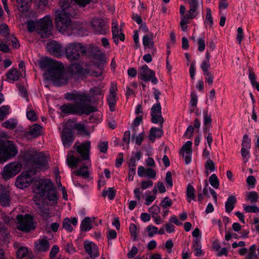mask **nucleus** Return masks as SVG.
I'll return each instance as SVG.
<instances>
[{
  "label": "nucleus",
  "mask_w": 259,
  "mask_h": 259,
  "mask_svg": "<svg viewBox=\"0 0 259 259\" xmlns=\"http://www.w3.org/2000/svg\"><path fill=\"white\" fill-rule=\"evenodd\" d=\"M258 199L257 193L255 191H251L246 194V200L250 201L251 203L257 202Z\"/></svg>",
  "instance_id": "41"
},
{
  "label": "nucleus",
  "mask_w": 259,
  "mask_h": 259,
  "mask_svg": "<svg viewBox=\"0 0 259 259\" xmlns=\"http://www.w3.org/2000/svg\"><path fill=\"white\" fill-rule=\"evenodd\" d=\"M194 190V188L192 186L190 185L187 186L186 192L187 199L189 202L195 199Z\"/></svg>",
  "instance_id": "40"
},
{
  "label": "nucleus",
  "mask_w": 259,
  "mask_h": 259,
  "mask_svg": "<svg viewBox=\"0 0 259 259\" xmlns=\"http://www.w3.org/2000/svg\"><path fill=\"white\" fill-rule=\"evenodd\" d=\"M154 98L156 100V103L153 105L151 109V121L153 123H159L162 124L164 119L162 116L161 107L159 101L160 92L156 89H153Z\"/></svg>",
  "instance_id": "8"
},
{
  "label": "nucleus",
  "mask_w": 259,
  "mask_h": 259,
  "mask_svg": "<svg viewBox=\"0 0 259 259\" xmlns=\"http://www.w3.org/2000/svg\"><path fill=\"white\" fill-rule=\"evenodd\" d=\"M203 113L204 115V124L205 126V127L204 128V132H207V131L209 130V126L212 122V120L211 115L208 114L207 111H203Z\"/></svg>",
  "instance_id": "36"
},
{
  "label": "nucleus",
  "mask_w": 259,
  "mask_h": 259,
  "mask_svg": "<svg viewBox=\"0 0 259 259\" xmlns=\"http://www.w3.org/2000/svg\"><path fill=\"white\" fill-rule=\"evenodd\" d=\"M154 34L152 32L144 35L143 37V44L145 47V49H149L150 52L152 55H154L156 51V48L154 47L153 41Z\"/></svg>",
  "instance_id": "18"
},
{
  "label": "nucleus",
  "mask_w": 259,
  "mask_h": 259,
  "mask_svg": "<svg viewBox=\"0 0 259 259\" xmlns=\"http://www.w3.org/2000/svg\"><path fill=\"white\" fill-rule=\"evenodd\" d=\"M108 19L95 18L91 21V27L95 34H105L109 28Z\"/></svg>",
  "instance_id": "11"
},
{
  "label": "nucleus",
  "mask_w": 259,
  "mask_h": 259,
  "mask_svg": "<svg viewBox=\"0 0 259 259\" xmlns=\"http://www.w3.org/2000/svg\"><path fill=\"white\" fill-rule=\"evenodd\" d=\"M61 138L63 146L66 148H69L74 140L72 130L66 125L62 130Z\"/></svg>",
  "instance_id": "16"
},
{
  "label": "nucleus",
  "mask_w": 259,
  "mask_h": 259,
  "mask_svg": "<svg viewBox=\"0 0 259 259\" xmlns=\"http://www.w3.org/2000/svg\"><path fill=\"white\" fill-rule=\"evenodd\" d=\"M108 142H100L98 145V148L101 152L105 153L108 149Z\"/></svg>",
  "instance_id": "54"
},
{
  "label": "nucleus",
  "mask_w": 259,
  "mask_h": 259,
  "mask_svg": "<svg viewBox=\"0 0 259 259\" xmlns=\"http://www.w3.org/2000/svg\"><path fill=\"white\" fill-rule=\"evenodd\" d=\"M160 205L162 206L163 208L164 209L171 206L172 205V202L168 197H165L161 201Z\"/></svg>",
  "instance_id": "58"
},
{
  "label": "nucleus",
  "mask_w": 259,
  "mask_h": 259,
  "mask_svg": "<svg viewBox=\"0 0 259 259\" xmlns=\"http://www.w3.org/2000/svg\"><path fill=\"white\" fill-rule=\"evenodd\" d=\"M27 26L29 32L35 30L42 38H48L52 35L53 24L50 15H46L36 22L29 21L27 23Z\"/></svg>",
  "instance_id": "5"
},
{
  "label": "nucleus",
  "mask_w": 259,
  "mask_h": 259,
  "mask_svg": "<svg viewBox=\"0 0 259 259\" xmlns=\"http://www.w3.org/2000/svg\"><path fill=\"white\" fill-rule=\"evenodd\" d=\"M72 75L80 76L83 74V67L79 63H73L69 67Z\"/></svg>",
  "instance_id": "34"
},
{
  "label": "nucleus",
  "mask_w": 259,
  "mask_h": 259,
  "mask_svg": "<svg viewBox=\"0 0 259 259\" xmlns=\"http://www.w3.org/2000/svg\"><path fill=\"white\" fill-rule=\"evenodd\" d=\"M42 127L38 124H34L30 127L29 132L25 134L26 137L29 136L32 138H35L41 134Z\"/></svg>",
  "instance_id": "30"
},
{
  "label": "nucleus",
  "mask_w": 259,
  "mask_h": 259,
  "mask_svg": "<svg viewBox=\"0 0 259 259\" xmlns=\"http://www.w3.org/2000/svg\"><path fill=\"white\" fill-rule=\"evenodd\" d=\"M139 78L144 81H151L153 83L156 84L158 80L156 78L154 71L149 69L147 65H144L139 68Z\"/></svg>",
  "instance_id": "13"
},
{
  "label": "nucleus",
  "mask_w": 259,
  "mask_h": 259,
  "mask_svg": "<svg viewBox=\"0 0 259 259\" xmlns=\"http://www.w3.org/2000/svg\"><path fill=\"white\" fill-rule=\"evenodd\" d=\"M17 228L24 232H29L35 229L33 217L29 214L17 215Z\"/></svg>",
  "instance_id": "9"
},
{
  "label": "nucleus",
  "mask_w": 259,
  "mask_h": 259,
  "mask_svg": "<svg viewBox=\"0 0 259 259\" xmlns=\"http://www.w3.org/2000/svg\"><path fill=\"white\" fill-rule=\"evenodd\" d=\"M209 181L211 186L214 188H219L220 185L219 180L215 174H212L209 177Z\"/></svg>",
  "instance_id": "42"
},
{
  "label": "nucleus",
  "mask_w": 259,
  "mask_h": 259,
  "mask_svg": "<svg viewBox=\"0 0 259 259\" xmlns=\"http://www.w3.org/2000/svg\"><path fill=\"white\" fill-rule=\"evenodd\" d=\"M236 202L237 199L234 195L229 196L225 203L226 211L230 213L234 209Z\"/></svg>",
  "instance_id": "33"
},
{
  "label": "nucleus",
  "mask_w": 259,
  "mask_h": 259,
  "mask_svg": "<svg viewBox=\"0 0 259 259\" xmlns=\"http://www.w3.org/2000/svg\"><path fill=\"white\" fill-rule=\"evenodd\" d=\"M31 0H16V7L22 13H26L30 7Z\"/></svg>",
  "instance_id": "25"
},
{
  "label": "nucleus",
  "mask_w": 259,
  "mask_h": 259,
  "mask_svg": "<svg viewBox=\"0 0 259 259\" xmlns=\"http://www.w3.org/2000/svg\"><path fill=\"white\" fill-rule=\"evenodd\" d=\"M206 12L205 20L207 23H209L210 27H212L213 21L211 14V10L209 8H207L206 9Z\"/></svg>",
  "instance_id": "53"
},
{
  "label": "nucleus",
  "mask_w": 259,
  "mask_h": 259,
  "mask_svg": "<svg viewBox=\"0 0 259 259\" xmlns=\"http://www.w3.org/2000/svg\"><path fill=\"white\" fill-rule=\"evenodd\" d=\"M85 252L92 259H95L99 255L98 247L93 242L85 241L83 243Z\"/></svg>",
  "instance_id": "20"
},
{
  "label": "nucleus",
  "mask_w": 259,
  "mask_h": 259,
  "mask_svg": "<svg viewBox=\"0 0 259 259\" xmlns=\"http://www.w3.org/2000/svg\"><path fill=\"white\" fill-rule=\"evenodd\" d=\"M149 211L152 214V218H153L154 215H158L160 212V209L158 206L154 205L149 208Z\"/></svg>",
  "instance_id": "57"
},
{
  "label": "nucleus",
  "mask_w": 259,
  "mask_h": 259,
  "mask_svg": "<svg viewBox=\"0 0 259 259\" xmlns=\"http://www.w3.org/2000/svg\"><path fill=\"white\" fill-rule=\"evenodd\" d=\"M7 78L13 81H17L19 79L20 74L18 71L15 68L10 69L6 74Z\"/></svg>",
  "instance_id": "35"
},
{
  "label": "nucleus",
  "mask_w": 259,
  "mask_h": 259,
  "mask_svg": "<svg viewBox=\"0 0 259 259\" xmlns=\"http://www.w3.org/2000/svg\"><path fill=\"white\" fill-rule=\"evenodd\" d=\"M33 192L36 194L34 197V202L36 207L40 210V214L44 218L49 216V209H42L39 203V197L48 201L47 204L55 205L57 203L58 197L56 190L52 182L49 180H39L33 187Z\"/></svg>",
  "instance_id": "2"
},
{
  "label": "nucleus",
  "mask_w": 259,
  "mask_h": 259,
  "mask_svg": "<svg viewBox=\"0 0 259 259\" xmlns=\"http://www.w3.org/2000/svg\"><path fill=\"white\" fill-rule=\"evenodd\" d=\"M47 51L52 55L60 58L64 55V48L56 41H52L46 46Z\"/></svg>",
  "instance_id": "15"
},
{
  "label": "nucleus",
  "mask_w": 259,
  "mask_h": 259,
  "mask_svg": "<svg viewBox=\"0 0 259 259\" xmlns=\"http://www.w3.org/2000/svg\"><path fill=\"white\" fill-rule=\"evenodd\" d=\"M165 182L167 185V187L171 188L172 186V179L171 177V174L170 171L166 172L165 177Z\"/></svg>",
  "instance_id": "64"
},
{
  "label": "nucleus",
  "mask_w": 259,
  "mask_h": 259,
  "mask_svg": "<svg viewBox=\"0 0 259 259\" xmlns=\"http://www.w3.org/2000/svg\"><path fill=\"white\" fill-rule=\"evenodd\" d=\"M10 106L8 105L3 106L0 107V120H3L9 113Z\"/></svg>",
  "instance_id": "46"
},
{
  "label": "nucleus",
  "mask_w": 259,
  "mask_h": 259,
  "mask_svg": "<svg viewBox=\"0 0 259 259\" xmlns=\"http://www.w3.org/2000/svg\"><path fill=\"white\" fill-rule=\"evenodd\" d=\"M209 191L210 193L212 195L213 198L214 200V202L216 203L217 201V193L212 189L210 187H209L208 182L207 180L204 181V187L203 189L202 193H200L198 194V199L199 202H201L203 199V196H206L207 197H209V195L208 194V191Z\"/></svg>",
  "instance_id": "22"
},
{
  "label": "nucleus",
  "mask_w": 259,
  "mask_h": 259,
  "mask_svg": "<svg viewBox=\"0 0 259 259\" xmlns=\"http://www.w3.org/2000/svg\"><path fill=\"white\" fill-rule=\"evenodd\" d=\"M0 34L6 37V38L9 36L8 26L6 24L0 25Z\"/></svg>",
  "instance_id": "50"
},
{
  "label": "nucleus",
  "mask_w": 259,
  "mask_h": 259,
  "mask_svg": "<svg viewBox=\"0 0 259 259\" xmlns=\"http://www.w3.org/2000/svg\"><path fill=\"white\" fill-rule=\"evenodd\" d=\"M244 36L242 27H238L237 29V34L236 35V39L239 44H240L241 41L244 39Z\"/></svg>",
  "instance_id": "61"
},
{
  "label": "nucleus",
  "mask_w": 259,
  "mask_h": 259,
  "mask_svg": "<svg viewBox=\"0 0 259 259\" xmlns=\"http://www.w3.org/2000/svg\"><path fill=\"white\" fill-rule=\"evenodd\" d=\"M146 230L148 232V235L150 237H153V236L158 232V228L152 225L147 226Z\"/></svg>",
  "instance_id": "47"
},
{
  "label": "nucleus",
  "mask_w": 259,
  "mask_h": 259,
  "mask_svg": "<svg viewBox=\"0 0 259 259\" xmlns=\"http://www.w3.org/2000/svg\"><path fill=\"white\" fill-rule=\"evenodd\" d=\"M117 97L116 95H109L107 98L108 103L111 111L115 110V105L116 103Z\"/></svg>",
  "instance_id": "38"
},
{
  "label": "nucleus",
  "mask_w": 259,
  "mask_h": 259,
  "mask_svg": "<svg viewBox=\"0 0 259 259\" xmlns=\"http://www.w3.org/2000/svg\"><path fill=\"white\" fill-rule=\"evenodd\" d=\"M137 226L134 224H131L130 226L131 235L134 241H136L137 238Z\"/></svg>",
  "instance_id": "48"
},
{
  "label": "nucleus",
  "mask_w": 259,
  "mask_h": 259,
  "mask_svg": "<svg viewBox=\"0 0 259 259\" xmlns=\"http://www.w3.org/2000/svg\"><path fill=\"white\" fill-rule=\"evenodd\" d=\"M41 69H48L44 73L46 79L51 80L57 86L66 84L68 81V74L65 71L63 65L49 58H45L39 62Z\"/></svg>",
  "instance_id": "4"
},
{
  "label": "nucleus",
  "mask_w": 259,
  "mask_h": 259,
  "mask_svg": "<svg viewBox=\"0 0 259 259\" xmlns=\"http://www.w3.org/2000/svg\"><path fill=\"white\" fill-rule=\"evenodd\" d=\"M71 0H60L61 9L55 12L56 26L60 32L78 31L81 28L80 23L70 20V17H73L76 14L75 9L71 5Z\"/></svg>",
  "instance_id": "3"
},
{
  "label": "nucleus",
  "mask_w": 259,
  "mask_h": 259,
  "mask_svg": "<svg viewBox=\"0 0 259 259\" xmlns=\"http://www.w3.org/2000/svg\"><path fill=\"white\" fill-rule=\"evenodd\" d=\"M242 148L243 149H250L251 148V140L247 135L243 136L242 142Z\"/></svg>",
  "instance_id": "44"
},
{
  "label": "nucleus",
  "mask_w": 259,
  "mask_h": 259,
  "mask_svg": "<svg viewBox=\"0 0 259 259\" xmlns=\"http://www.w3.org/2000/svg\"><path fill=\"white\" fill-rule=\"evenodd\" d=\"M116 194V191L113 188H108L107 190H104L102 192V196L104 197H108L110 200L114 198Z\"/></svg>",
  "instance_id": "37"
},
{
  "label": "nucleus",
  "mask_w": 259,
  "mask_h": 259,
  "mask_svg": "<svg viewBox=\"0 0 259 259\" xmlns=\"http://www.w3.org/2000/svg\"><path fill=\"white\" fill-rule=\"evenodd\" d=\"M192 142L187 141L184 144L181 150L180 154L183 156L185 159V162L186 164H188L191 161V155H192Z\"/></svg>",
  "instance_id": "21"
},
{
  "label": "nucleus",
  "mask_w": 259,
  "mask_h": 259,
  "mask_svg": "<svg viewBox=\"0 0 259 259\" xmlns=\"http://www.w3.org/2000/svg\"><path fill=\"white\" fill-rule=\"evenodd\" d=\"M188 19L187 18V17H186L184 15L182 16V17L181 18L180 25H181L182 29L183 31H185L187 29V24L188 23Z\"/></svg>",
  "instance_id": "62"
},
{
  "label": "nucleus",
  "mask_w": 259,
  "mask_h": 259,
  "mask_svg": "<svg viewBox=\"0 0 259 259\" xmlns=\"http://www.w3.org/2000/svg\"><path fill=\"white\" fill-rule=\"evenodd\" d=\"M17 153V148L12 141L0 140V163L15 157Z\"/></svg>",
  "instance_id": "7"
},
{
  "label": "nucleus",
  "mask_w": 259,
  "mask_h": 259,
  "mask_svg": "<svg viewBox=\"0 0 259 259\" xmlns=\"http://www.w3.org/2000/svg\"><path fill=\"white\" fill-rule=\"evenodd\" d=\"M90 165L89 161L87 162L82 166L80 167L78 169L74 170L72 174L76 176H79L83 179H88L90 176V171L88 167Z\"/></svg>",
  "instance_id": "23"
},
{
  "label": "nucleus",
  "mask_w": 259,
  "mask_h": 259,
  "mask_svg": "<svg viewBox=\"0 0 259 259\" xmlns=\"http://www.w3.org/2000/svg\"><path fill=\"white\" fill-rule=\"evenodd\" d=\"M244 210L246 212H258L259 208L256 206L243 205Z\"/></svg>",
  "instance_id": "55"
},
{
  "label": "nucleus",
  "mask_w": 259,
  "mask_h": 259,
  "mask_svg": "<svg viewBox=\"0 0 259 259\" xmlns=\"http://www.w3.org/2000/svg\"><path fill=\"white\" fill-rule=\"evenodd\" d=\"M74 151H70L67 156V162L70 167H74L80 161V159L78 157H75Z\"/></svg>",
  "instance_id": "32"
},
{
  "label": "nucleus",
  "mask_w": 259,
  "mask_h": 259,
  "mask_svg": "<svg viewBox=\"0 0 259 259\" xmlns=\"http://www.w3.org/2000/svg\"><path fill=\"white\" fill-rule=\"evenodd\" d=\"M28 171L22 173L16 179L15 185L19 189L28 187L34 181Z\"/></svg>",
  "instance_id": "14"
},
{
  "label": "nucleus",
  "mask_w": 259,
  "mask_h": 259,
  "mask_svg": "<svg viewBox=\"0 0 259 259\" xmlns=\"http://www.w3.org/2000/svg\"><path fill=\"white\" fill-rule=\"evenodd\" d=\"M118 24L116 20L113 19L112 22V32L113 39L116 44H118L119 39L123 41L125 39L124 35L122 32V29L118 28Z\"/></svg>",
  "instance_id": "19"
},
{
  "label": "nucleus",
  "mask_w": 259,
  "mask_h": 259,
  "mask_svg": "<svg viewBox=\"0 0 259 259\" xmlns=\"http://www.w3.org/2000/svg\"><path fill=\"white\" fill-rule=\"evenodd\" d=\"M94 217H85L82 221L80 224V230L82 232H87L92 229L93 223L95 222Z\"/></svg>",
  "instance_id": "26"
},
{
  "label": "nucleus",
  "mask_w": 259,
  "mask_h": 259,
  "mask_svg": "<svg viewBox=\"0 0 259 259\" xmlns=\"http://www.w3.org/2000/svg\"><path fill=\"white\" fill-rule=\"evenodd\" d=\"M197 100L198 98L196 94H195L194 92L191 93V100L190 102V105L193 107H196L197 104Z\"/></svg>",
  "instance_id": "63"
},
{
  "label": "nucleus",
  "mask_w": 259,
  "mask_h": 259,
  "mask_svg": "<svg viewBox=\"0 0 259 259\" xmlns=\"http://www.w3.org/2000/svg\"><path fill=\"white\" fill-rule=\"evenodd\" d=\"M8 42H10L12 44V47L14 49H18L20 47L19 42L17 38L13 35H9L6 38Z\"/></svg>",
  "instance_id": "43"
},
{
  "label": "nucleus",
  "mask_w": 259,
  "mask_h": 259,
  "mask_svg": "<svg viewBox=\"0 0 259 259\" xmlns=\"http://www.w3.org/2000/svg\"><path fill=\"white\" fill-rule=\"evenodd\" d=\"M256 245L255 244L252 245L249 249V252L246 259H255L257 257V255L255 252Z\"/></svg>",
  "instance_id": "45"
},
{
  "label": "nucleus",
  "mask_w": 259,
  "mask_h": 259,
  "mask_svg": "<svg viewBox=\"0 0 259 259\" xmlns=\"http://www.w3.org/2000/svg\"><path fill=\"white\" fill-rule=\"evenodd\" d=\"M189 11L187 15V18L192 19L195 18L198 14V2L197 0L189 2Z\"/></svg>",
  "instance_id": "24"
},
{
  "label": "nucleus",
  "mask_w": 259,
  "mask_h": 259,
  "mask_svg": "<svg viewBox=\"0 0 259 259\" xmlns=\"http://www.w3.org/2000/svg\"><path fill=\"white\" fill-rule=\"evenodd\" d=\"M198 51L202 52L205 50V37L204 36L199 37L198 39Z\"/></svg>",
  "instance_id": "59"
},
{
  "label": "nucleus",
  "mask_w": 259,
  "mask_h": 259,
  "mask_svg": "<svg viewBox=\"0 0 259 259\" xmlns=\"http://www.w3.org/2000/svg\"><path fill=\"white\" fill-rule=\"evenodd\" d=\"M28 159L33 163L35 168L45 170L48 168L47 158L42 154H30Z\"/></svg>",
  "instance_id": "10"
},
{
  "label": "nucleus",
  "mask_w": 259,
  "mask_h": 259,
  "mask_svg": "<svg viewBox=\"0 0 259 259\" xmlns=\"http://www.w3.org/2000/svg\"><path fill=\"white\" fill-rule=\"evenodd\" d=\"M90 148L91 143L89 141H87L79 146H77L76 144L73 146V148L76 150L83 160L89 159Z\"/></svg>",
  "instance_id": "17"
},
{
  "label": "nucleus",
  "mask_w": 259,
  "mask_h": 259,
  "mask_svg": "<svg viewBox=\"0 0 259 259\" xmlns=\"http://www.w3.org/2000/svg\"><path fill=\"white\" fill-rule=\"evenodd\" d=\"M21 169V165L18 162H11L6 165L2 172L3 178L9 180L16 176Z\"/></svg>",
  "instance_id": "12"
},
{
  "label": "nucleus",
  "mask_w": 259,
  "mask_h": 259,
  "mask_svg": "<svg viewBox=\"0 0 259 259\" xmlns=\"http://www.w3.org/2000/svg\"><path fill=\"white\" fill-rule=\"evenodd\" d=\"M65 98L74 101L75 103H68L60 107L61 111L66 114L89 115L97 111L95 106L90 105V96L84 93H67Z\"/></svg>",
  "instance_id": "1"
},
{
  "label": "nucleus",
  "mask_w": 259,
  "mask_h": 259,
  "mask_svg": "<svg viewBox=\"0 0 259 259\" xmlns=\"http://www.w3.org/2000/svg\"><path fill=\"white\" fill-rule=\"evenodd\" d=\"M26 116L27 118L31 121H35L37 119V116L35 112L29 108H27Z\"/></svg>",
  "instance_id": "52"
},
{
  "label": "nucleus",
  "mask_w": 259,
  "mask_h": 259,
  "mask_svg": "<svg viewBox=\"0 0 259 259\" xmlns=\"http://www.w3.org/2000/svg\"><path fill=\"white\" fill-rule=\"evenodd\" d=\"M28 253V249L26 247H21L17 252V255L18 258L21 259L25 257Z\"/></svg>",
  "instance_id": "49"
},
{
  "label": "nucleus",
  "mask_w": 259,
  "mask_h": 259,
  "mask_svg": "<svg viewBox=\"0 0 259 259\" xmlns=\"http://www.w3.org/2000/svg\"><path fill=\"white\" fill-rule=\"evenodd\" d=\"M77 219L76 218L73 217L71 218H65L63 222V228L69 232L73 231V227L71 226L72 224L74 226H76L77 224Z\"/></svg>",
  "instance_id": "28"
},
{
  "label": "nucleus",
  "mask_w": 259,
  "mask_h": 259,
  "mask_svg": "<svg viewBox=\"0 0 259 259\" xmlns=\"http://www.w3.org/2000/svg\"><path fill=\"white\" fill-rule=\"evenodd\" d=\"M160 125L159 128H156L155 127H152L150 129V134L149 136V139L151 141L153 142L156 138H160L163 135L162 131V124L158 123Z\"/></svg>",
  "instance_id": "27"
},
{
  "label": "nucleus",
  "mask_w": 259,
  "mask_h": 259,
  "mask_svg": "<svg viewBox=\"0 0 259 259\" xmlns=\"http://www.w3.org/2000/svg\"><path fill=\"white\" fill-rule=\"evenodd\" d=\"M241 154L242 157H243L244 162H247L250 157L249 149L241 148Z\"/></svg>",
  "instance_id": "56"
},
{
  "label": "nucleus",
  "mask_w": 259,
  "mask_h": 259,
  "mask_svg": "<svg viewBox=\"0 0 259 259\" xmlns=\"http://www.w3.org/2000/svg\"><path fill=\"white\" fill-rule=\"evenodd\" d=\"M205 168L206 169L209 170V172L214 171L215 167L213 161L210 159L207 160L205 164Z\"/></svg>",
  "instance_id": "51"
},
{
  "label": "nucleus",
  "mask_w": 259,
  "mask_h": 259,
  "mask_svg": "<svg viewBox=\"0 0 259 259\" xmlns=\"http://www.w3.org/2000/svg\"><path fill=\"white\" fill-rule=\"evenodd\" d=\"M17 122L14 119H10L4 122L2 124L3 126L8 129H14L17 126Z\"/></svg>",
  "instance_id": "39"
},
{
  "label": "nucleus",
  "mask_w": 259,
  "mask_h": 259,
  "mask_svg": "<svg viewBox=\"0 0 259 259\" xmlns=\"http://www.w3.org/2000/svg\"><path fill=\"white\" fill-rule=\"evenodd\" d=\"M210 67L209 62L203 61L201 65V68L203 71V74L210 72L209 69Z\"/></svg>",
  "instance_id": "60"
},
{
  "label": "nucleus",
  "mask_w": 259,
  "mask_h": 259,
  "mask_svg": "<svg viewBox=\"0 0 259 259\" xmlns=\"http://www.w3.org/2000/svg\"><path fill=\"white\" fill-rule=\"evenodd\" d=\"M0 204L3 206H8L10 204V197L8 191L0 188Z\"/></svg>",
  "instance_id": "31"
},
{
  "label": "nucleus",
  "mask_w": 259,
  "mask_h": 259,
  "mask_svg": "<svg viewBox=\"0 0 259 259\" xmlns=\"http://www.w3.org/2000/svg\"><path fill=\"white\" fill-rule=\"evenodd\" d=\"M87 53V48L80 43L68 44L64 47V55L70 62L78 61L81 55Z\"/></svg>",
  "instance_id": "6"
},
{
  "label": "nucleus",
  "mask_w": 259,
  "mask_h": 259,
  "mask_svg": "<svg viewBox=\"0 0 259 259\" xmlns=\"http://www.w3.org/2000/svg\"><path fill=\"white\" fill-rule=\"evenodd\" d=\"M49 242L47 239H39L34 243V246L38 251H46L49 248Z\"/></svg>",
  "instance_id": "29"
}]
</instances>
